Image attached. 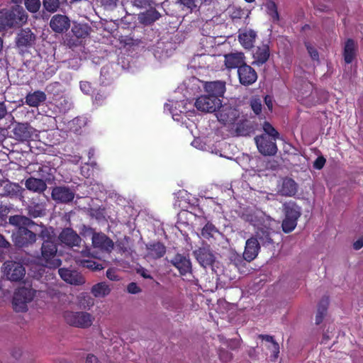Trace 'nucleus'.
I'll list each match as a JSON object with an SVG mask.
<instances>
[{"instance_id": "nucleus-1", "label": "nucleus", "mask_w": 363, "mask_h": 363, "mask_svg": "<svg viewBox=\"0 0 363 363\" xmlns=\"http://www.w3.org/2000/svg\"><path fill=\"white\" fill-rule=\"evenodd\" d=\"M40 236L43 240L41 248L42 259L48 267H58L61 260L57 257V247L55 243V234L52 228L39 227Z\"/></svg>"}, {"instance_id": "nucleus-2", "label": "nucleus", "mask_w": 363, "mask_h": 363, "mask_svg": "<svg viewBox=\"0 0 363 363\" xmlns=\"http://www.w3.org/2000/svg\"><path fill=\"white\" fill-rule=\"evenodd\" d=\"M28 16L19 5L4 9L0 11V30L13 26H21L26 23Z\"/></svg>"}, {"instance_id": "nucleus-3", "label": "nucleus", "mask_w": 363, "mask_h": 363, "mask_svg": "<svg viewBox=\"0 0 363 363\" xmlns=\"http://www.w3.org/2000/svg\"><path fill=\"white\" fill-rule=\"evenodd\" d=\"M62 316L67 324L80 328H89L94 320L91 314L84 311H66L63 313Z\"/></svg>"}, {"instance_id": "nucleus-4", "label": "nucleus", "mask_w": 363, "mask_h": 363, "mask_svg": "<svg viewBox=\"0 0 363 363\" xmlns=\"http://www.w3.org/2000/svg\"><path fill=\"white\" fill-rule=\"evenodd\" d=\"M216 116L220 123L230 126L238 121L240 117V111L231 103L220 104Z\"/></svg>"}, {"instance_id": "nucleus-5", "label": "nucleus", "mask_w": 363, "mask_h": 363, "mask_svg": "<svg viewBox=\"0 0 363 363\" xmlns=\"http://www.w3.org/2000/svg\"><path fill=\"white\" fill-rule=\"evenodd\" d=\"M34 297V291L30 288H19L14 293L13 298V306L16 311L23 312L28 309V303Z\"/></svg>"}, {"instance_id": "nucleus-6", "label": "nucleus", "mask_w": 363, "mask_h": 363, "mask_svg": "<svg viewBox=\"0 0 363 363\" xmlns=\"http://www.w3.org/2000/svg\"><path fill=\"white\" fill-rule=\"evenodd\" d=\"M243 218L255 226L272 227L276 221L260 210H250L243 214Z\"/></svg>"}, {"instance_id": "nucleus-7", "label": "nucleus", "mask_w": 363, "mask_h": 363, "mask_svg": "<svg viewBox=\"0 0 363 363\" xmlns=\"http://www.w3.org/2000/svg\"><path fill=\"white\" fill-rule=\"evenodd\" d=\"M221 101L217 97L210 95H202L198 97L194 103L197 110L205 113H213L220 106Z\"/></svg>"}, {"instance_id": "nucleus-8", "label": "nucleus", "mask_w": 363, "mask_h": 363, "mask_svg": "<svg viewBox=\"0 0 363 363\" xmlns=\"http://www.w3.org/2000/svg\"><path fill=\"white\" fill-rule=\"evenodd\" d=\"M4 273L9 280L18 281L25 276L26 270L21 263L7 261L4 264Z\"/></svg>"}, {"instance_id": "nucleus-9", "label": "nucleus", "mask_w": 363, "mask_h": 363, "mask_svg": "<svg viewBox=\"0 0 363 363\" xmlns=\"http://www.w3.org/2000/svg\"><path fill=\"white\" fill-rule=\"evenodd\" d=\"M259 152L263 155H274L277 147L275 140L269 139L266 135H262L255 138Z\"/></svg>"}, {"instance_id": "nucleus-10", "label": "nucleus", "mask_w": 363, "mask_h": 363, "mask_svg": "<svg viewBox=\"0 0 363 363\" xmlns=\"http://www.w3.org/2000/svg\"><path fill=\"white\" fill-rule=\"evenodd\" d=\"M85 233L92 235V244L96 248L105 251H111L113 247V242L104 233H93L92 229H88Z\"/></svg>"}, {"instance_id": "nucleus-11", "label": "nucleus", "mask_w": 363, "mask_h": 363, "mask_svg": "<svg viewBox=\"0 0 363 363\" xmlns=\"http://www.w3.org/2000/svg\"><path fill=\"white\" fill-rule=\"evenodd\" d=\"M36 240V235L31 230L24 227L18 228L16 234H13V241L18 247H24L33 243Z\"/></svg>"}, {"instance_id": "nucleus-12", "label": "nucleus", "mask_w": 363, "mask_h": 363, "mask_svg": "<svg viewBox=\"0 0 363 363\" xmlns=\"http://www.w3.org/2000/svg\"><path fill=\"white\" fill-rule=\"evenodd\" d=\"M238 74L240 84L244 86L252 84L257 79V74L255 70L245 63L242 66L239 67Z\"/></svg>"}, {"instance_id": "nucleus-13", "label": "nucleus", "mask_w": 363, "mask_h": 363, "mask_svg": "<svg viewBox=\"0 0 363 363\" xmlns=\"http://www.w3.org/2000/svg\"><path fill=\"white\" fill-rule=\"evenodd\" d=\"M13 135L18 140H28L37 137L36 130L28 123H18L13 128Z\"/></svg>"}, {"instance_id": "nucleus-14", "label": "nucleus", "mask_w": 363, "mask_h": 363, "mask_svg": "<svg viewBox=\"0 0 363 363\" xmlns=\"http://www.w3.org/2000/svg\"><path fill=\"white\" fill-rule=\"evenodd\" d=\"M259 249V243L256 238L252 237L247 239L243 252V258L247 262L254 260L257 257Z\"/></svg>"}, {"instance_id": "nucleus-15", "label": "nucleus", "mask_w": 363, "mask_h": 363, "mask_svg": "<svg viewBox=\"0 0 363 363\" xmlns=\"http://www.w3.org/2000/svg\"><path fill=\"white\" fill-rule=\"evenodd\" d=\"M50 26L54 32L62 33L69 29L70 21L66 16L57 14L52 17L50 21Z\"/></svg>"}, {"instance_id": "nucleus-16", "label": "nucleus", "mask_w": 363, "mask_h": 363, "mask_svg": "<svg viewBox=\"0 0 363 363\" xmlns=\"http://www.w3.org/2000/svg\"><path fill=\"white\" fill-rule=\"evenodd\" d=\"M74 193L66 186H56L52 191V198L59 203H67L73 200Z\"/></svg>"}, {"instance_id": "nucleus-17", "label": "nucleus", "mask_w": 363, "mask_h": 363, "mask_svg": "<svg viewBox=\"0 0 363 363\" xmlns=\"http://www.w3.org/2000/svg\"><path fill=\"white\" fill-rule=\"evenodd\" d=\"M58 272L60 277L70 284L82 285L85 282L84 277L77 271L61 268Z\"/></svg>"}, {"instance_id": "nucleus-18", "label": "nucleus", "mask_w": 363, "mask_h": 363, "mask_svg": "<svg viewBox=\"0 0 363 363\" xmlns=\"http://www.w3.org/2000/svg\"><path fill=\"white\" fill-rule=\"evenodd\" d=\"M186 103L184 101H169L168 103L165 104L164 109L169 111L174 121H179L182 119V116H181V118H178L177 116H179V114L185 113L186 111Z\"/></svg>"}, {"instance_id": "nucleus-19", "label": "nucleus", "mask_w": 363, "mask_h": 363, "mask_svg": "<svg viewBox=\"0 0 363 363\" xmlns=\"http://www.w3.org/2000/svg\"><path fill=\"white\" fill-rule=\"evenodd\" d=\"M182 275H186L191 272V263L190 259L181 254L176 255L170 261Z\"/></svg>"}, {"instance_id": "nucleus-20", "label": "nucleus", "mask_w": 363, "mask_h": 363, "mask_svg": "<svg viewBox=\"0 0 363 363\" xmlns=\"http://www.w3.org/2000/svg\"><path fill=\"white\" fill-rule=\"evenodd\" d=\"M204 90L212 97H221L225 92V83L223 81H214L206 82Z\"/></svg>"}, {"instance_id": "nucleus-21", "label": "nucleus", "mask_w": 363, "mask_h": 363, "mask_svg": "<svg viewBox=\"0 0 363 363\" xmlns=\"http://www.w3.org/2000/svg\"><path fill=\"white\" fill-rule=\"evenodd\" d=\"M59 239L65 245L70 247L78 246L81 242L80 237L70 228H66L60 234Z\"/></svg>"}, {"instance_id": "nucleus-22", "label": "nucleus", "mask_w": 363, "mask_h": 363, "mask_svg": "<svg viewBox=\"0 0 363 363\" xmlns=\"http://www.w3.org/2000/svg\"><path fill=\"white\" fill-rule=\"evenodd\" d=\"M89 250L86 249L81 252V256H76V262L79 263L83 267L91 269L93 271H100L104 269L102 264L96 263L93 260L83 259V257H89Z\"/></svg>"}, {"instance_id": "nucleus-23", "label": "nucleus", "mask_w": 363, "mask_h": 363, "mask_svg": "<svg viewBox=\"0 0 363 363\" xmlns=\"http://www.w3.org/2000/svg\"><path fill=\"white\" fill-rule=\"evenodd\" d=\"M225 65L228 69L239 68L245 64L244 55L242 52H231L224 56Z\"/></svg>"}, {"instance_id": "nucleus-24", "label": "nucleus", "mask_w": 363, "mask_h": 363, "mask_svg": "<svg viewBox=\"0 0 363 363\" xmlns=\"http://www.w3.org/2000/svg\"><path fill=\"white\" fill-rule=\"evenodd\" d=\"M194 255L198 262L203 267L211 265L214 261L213 254L206 248H200L194 251Z\"/></svg>"}, {"instance_id": "nucleus-25", "label": "nucleus", "mask_w": 363, "mask_h": 363, "mask_svg": "<svg viewBox=\"0 0 363 363\" xmlns=\"http://www.w3.org/2000/svg\"><path fill=\"white\" fill-rule=\"evenodd\" d=\"M256 36V33L254 30H244L240 33L238 39L245 48L249 49L253 46Z\"/></svg>"}, {"instance_id": "nucleus-26", "label": "nucleus", "mask_w": 363, "mask_h": 363, "mask_svg": "<svg viewBox=\"0 0 363 363\" xmlns=\"http://www.w3.org/2000/svg\"><path fill=\"white\" fill-rule=\"evenodd\" d=\"M297 191L296 184L290 179L283 180L281 187L279 188L278 192L282 196H294Z\"/></svg>"}, {"instance_id": "nucleus-27", "label": "nucleus", "mask_w": 363, "mask_h": 363, "mask_svg": "<svg viewBox=\"0 0 363 363\" xmlns=\"http://www.w3.org/2000/svg\"><path fill=\"white\" fill-rule=\"evenodd\" d=\"M269 57V49L266 45L258 47L253 54V64L260 65L265 63Z\"/></svg>"}, {"instance_id": "nucleus-28", "label": "nucleus", "mask_w": 363, "mask_h": 363, "mask_svg": "<svg viewBox=\"0 0 363 363\" xmlns=\"http://www.w3.org/2000/svg\"><path fill=\"white\" fill-rule=\"evenodd\" d=\"M9 223L13 225L19 226V228L30 225L33 230L35 232L39 231L38 228L40 226L34 225V223L26 216L18 215L11 216L9 218Z\"/></svg>"}, {"instance_id": "nucleus-29", "label": "nucleus", "mask_w": 363, "mask_h": 363, "mask_svg": "<svg viewBox=\"0 0 363 363\" xmlns=\"http://www.w3.org/2000/svg\"><path fill=\"white\" fill-rule=\"evenodd\" d=\"M26 186L28 189L38 193L44 191L47 188V185L43 180L33 177L26 180Z\"/></svg>"}, {"instance_id": "nucleus-30", "label": "nucleus", "mask_w": 363, "mask_h": 363, "mask_svg": "<svg viewBox=\"0 0 363 363\" xmlns=\"http://www.w3.org/2000/svg\"><path fill=\"white\" fill-rule=\"evenodd\" d=\"M111 290L106 282H100L91 287V292L95 298H104L110 294Z\"/></svg>"}, {"instance_id": "nucleus-31", "label": "nucleus", "mask_w": 363, "mask_h": 363, "mask_svg": "<svg viewBox=\"0 0 363 363\" xmlns=\"http://www.w3.org/2000/svg\"><path fill=\"white\" fill-rule=\"evenodd\" d=\"M284 211L285 216L297 220L301 215V208L293 201L286 202L284 204Z\"/></svg>"}, {"instance_id": "nucleus-32", "label": "nucleus", "mask_w": 363, "mask_h": 363, "mask_svg": "<svg viewBox=\"0 0 363 363\" xmlns=\"http://www.w3.org/2000/svg\"><path fill=\"white\" fill-rule=\"evenodd\" d=\"M160 17V14L155 9H150L145 12L141 13L138 16V19L140 23L145 25H150L155 22Z\"/></svg>"}, {"instance_id": "nucleus-33", "label": "nucleus", "mask_w": 363, "mask_h": 363, "mask_svg": "<svg viewBox=\"0 0 363 363\" xmlns=\"http://www.w3.org/2000/svg\"><path fill=\"white\" fill-rule=\"evenodd\" d=\"M147 249V256L153 259L162 257L165 253V247L160 242L150 245Z\"/></svg>"}, {"instance_id": "nucleus-34", "label": "nucleus", "mask_w": 363, "mask_h": 363, "mask_svg": "<svg viewBox=\"0 0 363 363\" xmlns=\"http://www.w3.org/2000/svg\"><path fill=\"white\" fill-rule=\"evenodd\" d=\"M35 35L30 30H23L18 37L17 43L19 46L30 45L35 41Z\"/></svg>"}, {"instance_id": "nucleus-35", "label": "nucleus", "mask_w": 363, "mask_h": 363, "mask_svg": "<svg viewBox=\"0 0 363 363\" xmlns=\"http://www.w3.org/2000/svg\"><path fill=\"white\" fill-rule=\"evenodd\" d=\"M45 100V94L43 91H35L27 95L26 102L28 105L37 107Z\"/></svg>"}, {"instance_id": "nucleus-36", "label": "nucleus", "mask_w": 363, "mask_h": 363, "mask_svg": "<svg viewBox=\"0 0 363 363\" xmlns=\"http://www.w3.org/2000/svg\"><path fill=\"white\" fill-rule=\"evenodd\" d=\"M356 54V44L352 40H348L345 45L344 58L347 63L352 62Z\"/></svg>"}, {"instance_id": "nucleus-37", "label": "nucleus", "mask_w": 363, "mask_h": 363, "mask_svg": "<svg viewBox=\"0 0 363 363\" xmlns=\"http://www.w3.org/2000/svg\"><path fill=\"white\" fill-rule=\"evenodd\" d=\"M267 229L264 230L262 228H258L256 231V238H259L263 245L272 243V240L270 237V231L269 228L271 227H265Z\"/></svg>"}, {"instance_id": "nucleus-38", "label": "nucleus", "mask_w": 363, "mask_h": 363, "mask_svg": "<svg viewBox=\"0 0 363 363\" xmlns=\"http://www.w3.org/2000/svg\"><path fill=\"white\" fill-rule=\"evenodd\" d=\"M74 35L78 38H85L89 34V28L86 25H74L72 29Z\"/></svg>"}, {"instance_id": "nucleus-39", "label": "nucleus", "mask_w": 363, "mask_h": 363, "mask_svg": "<svg viewBox=\"0 0 363 363\" xmlns=\"http://www.w3.org/2000/svg\"><path fill=\"white\" fill-rule=\"evenodd\" d=\"M297 219L285 216L282 222L283 231L286 233L293 231L297 225Z\"/></svg>"}, {"instance_id": "nucleus-40", "label": "nucleus", "mask_w": 363, "mask_h": 363, "mask_svg": "<svg viewBox=\"0 0 363 363\" xmlns=\"http://www.w3.org/2000/svg\"><path fill=\"white\" fill-rule=\"evenodd\" d=\"M45 211V208L40 204H34L28 207V214L33 218L43 216Z\"/></svg>"}, {"instance_id": "nucleus-41", "label": "nucleus", "mask_w": 363, "mask_h": 363, "mask_svg": "<svg viewBox=\"0 0 363 363\" xmlns=\"http://www.w3.org/2000/svg\"><path fill=\"white\" fill-rule=\"evenodd\" d=\"M267 13L270 15L274 21L279 20V14L277 12V5L274 1H269L265 4Z\"/></svg>"}, {"instance_id": "nucleus-42", "label": "nucleus", "mask_w": 363, "mask_h": 363, "mask_svg": "<svg viewBox=\"0 0 363 363\" xmlns=\"http://www.w3.org/2000/svg\"><path fill=\"white\" fill-rule=\"evenodd\" d=\"M25 6L31 13L37 12L40 8V0H24Z\"/></svg>"}, {"instance_id": "nucleus-43", "label": "nucleus", "mask_w": 363, "mask_h": 363, "mask_svg": "<svg viewBox=\"0 0 363 363\" xmlns=\"http://www.w3.org/2000/svg\"><path fill=\"white\" fill-rule=\"evenodd\" d=\"M43 6L49 12H55L60 6L59 0H43Z\"/></svg>"}, {"instance_id": "nucleus-44", "label": "nucleus", "mask_w": 363, "mask_h": 363, "mask_svg": "<svg viewBox=\"0 0 363 363\" xmlns=\"http://www.w3.org/2000/svg\"><path fill=\"white\" fill-rule=\"evenodd\" d=\"M263 130L267 135L272 137L274 140H275L279 136L278 132L268 122L264 123Z\"/></svg>"}, {"instance_id": "nucleus-45", "label": "nucleus", "mask_w": 363, "mask_h": 363, "mask_svg": "<svg viewBox=\"0 0 363 363\" xmlns=\"http://www.w3.org/2000/svg\"><path fill=\"white\" fill-rule=\"evenodd\" d=\"M250 106L256 115H259L262 111V101L259 99H252L250 101Z\"/></svg>"}, {"instance_id": "nucleus-46", "label": "nucleus", "mask_w": 363, "mask_h": 363, "mask_svg": "<svg viewBox=\"0 0 363 363\" xmlns=\"http://www.w3.org/2000/svg\"><path fill=\"white\" fill-rule=\"evenodd\" d=\"M162 307L167 310H172L174 308V303L171 296H164L161 300Z\"/></svg>"}, {"instance_id": "nucleus-47", "label": "nucleus", "mask_w": 363, "mask_h": 363, "mask_svg": "<svg viewBox=\"0 0 363 363\" xmlns=\"http://www.w3.org/2000/svg\"><path fill=\"white\" fill-rule=\"evenodd\" d=\"M244 123H237V127L235 128V132L238 135H247L250 133V130L248 128H245Z\"/></svg>"}, {"instance_id": "nucleus-48", "label": "nucleus", "mask_w": 363, "mask_h": 363, "mask_svg": "<svg viewBox=\"0 0 363 363\" xmlns=\"http://www.w3.org/2000/svg\"><path fill=\"white\" fill-rule=\"evenodd\" d=\"M153 0H133L134 5L140 8L151 6Z\"/></svg>"}, {"instance_id": "nucleus-49", "label": "nucleus", "mask_w": 363, "mask_h": 363, "mask_svg": "<svg viewBox=\"0 0 363 363\" xmlns=\"http://www.w3.org/2000/svg\"><path fill=\"white\" fill-rule=\"evenodd\" d=\"M127 290L128 293L132 294H136L141 291L140 288L134 282L130 283L128 285Z\"/></svg>"}, {"instance_id": "nucleus-50", "label": "nucleus", "mask_w": 363, "mask_h": 363, "mask_svg": "<svg viewBox=\"0 0 363 363\" xmlns=\"http://www.w3.org/2000/svg\"><path fill=\"white\" fill-rule=\"evenodd\" d=\"M306 48H307V50L309 53V55H311V57L313 59V60H318V53L317 52V50L309 43H306Z\"/></svg>"}, {"instance_id": "nucleus-51", "label": "nucleus", "mask_w": 363, "mask_h": 363, "mask_svg": "<svg viewBox=\"0 0 363 363\" xmlns=\"http://www.w3.org/2000/svg\"><path fill=\"white\" fill-rule=\"evenodd\" d=\"M106 277L111 281L119 280V277L116 274V271L113 269H109L106 271Z\"/></svg>"}, {"instance_id": "nucleus-52", "label": "nucleus", "mask_w": 363, "mask_h": 363, "mask_svg": "<svg viewBox=\"0 0 363 363\" xmlns=\"http://www.w3.org/2000/svg\"><path fill=\"white\" fill-rule=\"evenodd\" d=\"M219 357L223 362H228L232 358V354L225 350H220Z\"/></svg>"}, {"instance_id": "nucleus-53", "label": "nucleus", "mask_w": 363, "mask_h": 363, "mask_svg": "<svg viewBox=\"0 0 363 363\" xmlns=\"http://www.w3.org/2000/svg\"><path fill=\"white\" fill-rule=\"evenodd\" d=\"M268 348L272 351L274 357L277 358L278 357V354L279 353V345L276 342H272V345H268Z\"/></svg>"}, {"instance_id": "nucleus-54", "label": "nucleus", "mask_w": 363, "mask_h": 363, "mask_svg": "<svg viewBox=\"0 0 363 363\" xmlns=\"http://www.w3.org/2000/svg\"><path fill=\"white\" fill-rule=\"evenodd\" d=\"M182 4L186 5L189 8L196 7L197 5L200 3V0H179Z\"/></svg>"}, {"instance_id": "nucleus-55", "label": "nucleus", "mask_w": 363, "mask_h": 363, "mask_svg": "<svg viewBox=\"0 0 363 363\" xmlns=\"http://www.w3.org/2000/svg\"><path fill=\"white\" fill-rule=\"evenodd\" d=\"M215 230V228L211 225H206L203 227L202 229L201 234L204 237H207L208 235H211V232Z\"/></svg>"}, {"instance_id": "nucleus-56", "label": "nucleus", "mask_w": 363, "mask_h": 363, "mask_svg": "<svg viewBox=\"0 0 363 363\" xmlns=\"http://www.w3.org/2000/svg\"><path fill=\"white\" fill-rule=\"evenodd\" d=\"M325 162V160L323 157H318L314 162L313 167L317 169L323 168Z\"/></svg>"}, {"instance_id": "nucleus-57", "label": "nucleus", "mask_w": 363, "mask_h": 363, "mask_svg": "<svg viewBox=\"0 0 363 363\" xmlns=\"http://www.w3.org/2000/svg\"><path fill=\"white\" fill-rule=\"evenodd\" d=\"M80 89L82 91L88 94L91 91V87L90 84L88 82H80Z\"/></svg>"}, {"instance_id": "nucleus-58", "label": "nucleus", "mask_w": 363, "mask_h": 363, "mask_svg": "<svg viewBox=\"0 0 363 363\" xmlns=\"http://www.w3.org/2000/svg\"><path fill=\"white\" fill-rule=\"evenodd\" d=\"M328 306V299L327 298H324L320 301L318 309H320L321 311H323V314L325 315Z\"/></svg>"}, {"instance_id": "nucleus-59", "label": "nucleus", "mask_w": 363, "mask_h": 363, "mask_svg": "<svg viewBox=\"0 0 363 363\" xmlns=\"http://www.w3.org/2000/svg\"><path fill=\"white\" fill-rule=\"evenodd\" d=\"M324 316L325 314H323V311H321L320 309H318L315 315V323L317 325L320 324L322 322Z\"/></svg>"}, {"instance_id": "nucleus-60", "label": "nucleus", "mask_w": 363, "mask_h": 363, "mask_svg": "<svg viewBox=\"0 0 363 363\" xmlns=\"http://www.w3.org/2000/svg\"><path fill=\"white\" fill-rule=\"evenodd\" d=\"M265 104L267 105V108L269 111L272 110L273 108V101L271 96H267L264 98Z\"/></svg>"}, {"instance_id": "nucleus-61", "label": "nucleus", "mask_w": 363, "mask_h": 363, "mask_svg": "<svg viewBox=\"0 0 363 363\" xmlns=\"http://www.w3.org/2000/svg\"><path fill=\"white\" fill-rule=\"evenodd\" d=\"M117 1L118 0H101V2L105 6L113 7L116 6Z\"/></svg>"}, {"instance_id": "nucleus-62", "label": "nucleus", "mask_w": 363, "mask_h": 363, "mask_svg": "<svg viewBox=\"0 0 363 363\" xmlns=\"http://www.w3.org/2000/svg\"><path fill=\"white\" fill-rule=\"evenodd\" d=\"M353 246L355 250L361 249L363 247V236L354 242Z\"/></svg>"}, {"instance_id": "nucleus-63", "label": "nucleus", "mask_w": 363, "mask_h": 363, "mask_svg": "<svg viewBox=\"0 0 363 363\" xmlns=\"http://www.w3.org/2000/svg\"><path fill=\"white\" fill-rule=\"evenodd\" d=\"M86 363H99V362L94 355L89 354L86 357Z\"/></svg>"}, {"instance_id": "nucleus-64", "label": "nucleus", "mask_w": 363, "mask_h": 363, "mask_svg": "<svg viewBox=\"0 0 363 363\" xmlns=\"http://www.w3.org/2000/svg\"><path fill=\"white\" fill-rule=\"evenodd\" d=\"M9 246V242H7L1 235H0V247L6 248Z\"/></svg>"}]
</instances>
